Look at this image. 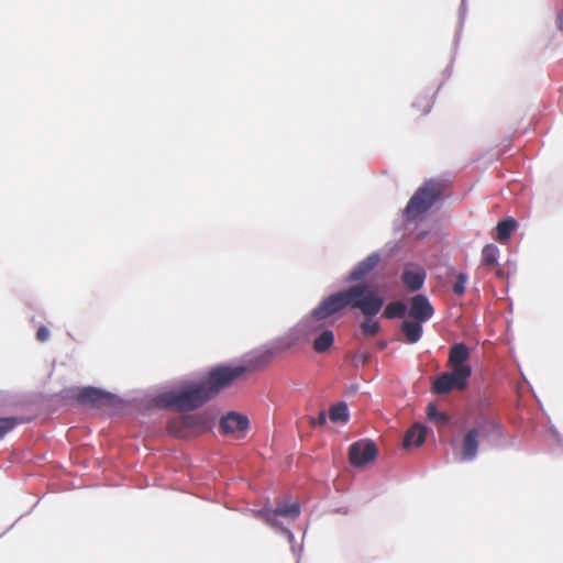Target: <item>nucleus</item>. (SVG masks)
I'll list each match as a JSON object with an SVG mask.
<instances>
[{"mask_svg":"<svg viewBox=\"0 0 563 563\" xmlns=\"http://www.w3.org/2000/svg\"><path fill=\"white\" fill-rule=\"evenodd\" d=\"M384 305L377 291L365 284H357L324 298L297 325V331L309 336L325 327L327 320L345 308L358 309L365 317L376 316Z\"/></svg>","mask_w":563,"mask_h":563,"instance_id":"obj_1","label":"nucleus"},{"mask_svg":"<svg viewBox=\"0 0 563 563\" xmlns=\"http://www.w3.org/2000/svg\"><path fill=\"white\" fill-rule=\"evenodd\" d=\"M471 353L464 343H455L450 347L446 367L451 371L441 373L432 383L431 390L437 395H446L452 390H464L472 375L467 363Z\"/></svg>","mask_w":563,"mask_h":563,"instance_id":"obj_2","label":"nucleus"},{"mask_svg":"<svg viewBox=\"0 0 563 563\" xmlns=\"http://www.w3.org/2000/svg\"><path fill=\"white\" fill-rule=\"evenodd\" d=\"M209 399L210 393L206 386L198 384L192 388L163 393L157 397V404L164 408L187 411L201 407Z\"/></svg>","mask_w":563,"mask_h":563,"instance_id":"obj_3","label":"nucleus"},{"mask_svg":"<svg viewBox=\"0 0 563 563\" xmlns=\"http://www.w3.org/2000/svg\"><path fill=\"white\" fill-rule=\"evenodd\" d=\"M445 184L442 180L430 179L418 188L408 201L405 212L408 219L415 220L442 198Z\"/></svg>","mask_w":563,"mask_h":563,"instance_id":"obj_4","label":"nucleus"},{"mask_svg":"<svg viewBox=\"0 0 563 563\" xmlns=\"http://www.w3.org/2000/svg\"><path fill=\"white\" fill-rule=\"evenodd\" d=\"M247 372L245 366H229L219 365L213 367L207 375L205 383L207 390L210 393V398L218 394L223 388L230 386L233 382L242 377Z\"/></svg>","mask_w":563,"mask_h":563,"instance_id":"obj_5","label":"nucleus"},{"mask_svg":"<svg viewBox=\"0 0 563 563\" xmlns=\"http://www.w3.org/2000/svg\"><path fill=\"white\" fill-rule=\"evenodd\" d=\"M295 343L296 339H279L271 347L261 350L252 355L244 366L247 367V372L263 368L267 366L277 354L289 350Z\"/></svg>","mask_w":563,"mask_h":563,"instance_id":"obj_6","label":"nucleus"},{"mask_svg":"<svg viewBox=\"0 0 563 563\" xmlns=\"http://www.w3.org/2000/svg\"><path fill=\"white\" fill-rule=\"evenodd\" d=\"M377 449L372 441H357L349 449V460L352 465L361 467L375 460Z\"/></svg>","mask_w":563,"mask_h":563,"instance_id":"obj_7","label":"nucleus"},{"mask_svg":"<svg viewBox=\"0 0 563 563\" xmlns=\"http://www.w3.org/2000/svg\"><path fill=\"white\" fill-rule=\"evenodd\" d=\"M76 399L84 406L106 407L114 404V396L95 387H85L78 390Z\"/></svg>","mask_w":563,"mask_h":563,"instance_id":"obj_8","label":"nucleus"},{"mask_svg":"<svg viewBox=\"0 0 563 563\" xmlns=\"http://www.w3.org/2000/svg\"><path fill=\"white\" fill-rule=\"evenodd\" d=\"M487 423L471 428L463 437L461 443V461H472L477 455L478 439L485 435Z\"/></svg>","mask_w":563,"mask_h":563,"instance_id":"obj_9","label":"nucleus"},{"mask_svg":"<svg viewBox=\"0 0 563 563\" xmlns=\"http://www.w3.org/2000/svg\"><path fill=\"white\" fill-rule=\"evenodd\" d=\"M300 515L298 503L277 505L275 509L265 508L257 511V517L265 520L268 525L277 527V517L282 516L289 519H296Z\"/></svg>","mask_w":563,"mask_h":563,"instance_id":"obj_10","label":"nucleus"},{"mask_svg":"<svg viewBox=\"0 0 563 563\" xmlns=\"http://www.w3.org/2000/svg\"><path fill=\"white\" fill-rule=\"evenodd\" d=\"M249 428V419L236 412H229L220 420V429L225 434H235L242 438Z\"/></svg>","mask_w":563,"mask_h":563,"instance_id":"obj_11","label":"nucleus"},{"mask_svg":"<svg viewBox=\"0 0 563 563\" xmlns=\"http://www.w3.org/2000/svg\"><path fill=\"white\" fill-rule=\"evenodd\" d=\"M434 313L433 307L424 295H416L410 299L409 317L419 322L428 321Z\"/></svg>","mask_w":563,"mask_h":563,"instance_id":"obj_12","label":"nucleus"},{"mask_svg":"<svg viewBox=\"0 0 563 563\" xmlns=\"http://www.w3.org/2000/svg\"><path fill=\"white\" fill-rule=\"evenodd\" d=\"M426 278V271L421 266L415 264L406 265L401 274V280L406 288H408L410 291H417L421 289Z\"/></svg>","mask_w":563,"mask_h":563,"instance_id":"obj_13","label":"nucleus"},{"mask_svg":"<svg viewBox=\"0 0 563 563\" xmlns=\"http://www.w3.org/2000/svg\"><path fill=\"white\" fill-rule=\"evenodd\" d=\"M380 262L378 253H372L361 261L349 274V282H357L367 276Z\"/></svg>","mask_w":563,"mask_h":563,"instance_id":"obj_14","label":"nucleus"},{"mask_svg":"<svg viewBox=\"0 0 563 563\" xmlns=\"http://www.w3.org/2000/svg\"><path fill=\"white\" fill-rule=\"evenodd\" d=\"M426 441V428L420 423H415L405 434L402 444L405 448L411 445L420 446Z\"/></svg>","mask_w":563,"mask_h":563,"instance_id":"obj_15","label":"nucleus"},{"mask_svg":"<svg viewBox=\"0 0 563 563\" xmlns=\"http://www.w3.org/2000/svg\"><path fill=\"white\" fill-rule=\"evenodd\" d=\"M180 422L188 424L190 437L199 434L207 429V419L199 413L183 415Z\"/></svg>","mask_w":563,"mask_h":563,"instance_id":"obj_16","label":"nucleus"},{"mask_svg":"<svg viewBox=\"0 0 563 563\" xmlns=\"http://www.w3.org/2000/svg\"><path fill=\"white\" fill-rule=\"evenodd\" d=\"M422 322H419L417 320L415 321H408L405 320L401 324V331L406 335V339L408 343H417L422 335Z\"/></svg>","mask_w":563,"mask_h":563,"instance_id":"obj_17","label":"nucleus"},{"mask_svg":"<svg viewBox=\"0 0 563 563\" xmlns=\"http://www.w3.org/2000/svg\"><path fill=\"white\" fill-rule=\"evenodd\" d=\"M334 343V334L331 330H323L319 336H317L313 341V350L317 353H324L330 350V347Z\"/></svg>","mask_w":563,"mask_h":563,"instance_id":"obj_18","label":"nucleus"},{"mask_svg":"<svg viewBox=\"0 0 563 563\" xmlns=\"http://www.w3.org/2000/svg\"><path fill=\"white\" fill-rule=\"evenodd\" d=\"M516 225H517V222L514 219H507V220H503V221L498 222L497 227H496V230H497L496 240L501 243L507 241L510 238V235L512 234V232L515 231Z\"/></svg>","mask_w":563,"mask_h":563,"instance_id":"obj_19","label":"nucleus"},{"mask_svg":"<svg viewBox=\"0 0 563 563\" xmlns=\"http://www.w3.org/2000/svg\"><path fill=\"white\" fill-rule=\"evenodd\" d=\"M329 418L332 422L345 423L349 420V411L345 402L333 405L329 409Z\"/></svg>","mask_w":563,"mask_h":563,"instance_id":"obj_20","label":"nucleus"},{"mask_svg":"<svg viewBox=\"0 0 563 563\" xmlns=\"http://www.w3.org/2000/svg\"><path fill=\"white\" fill-rule=\"evenodd\" d=\"M499 249L495 244H487L482 250V264L492 267L497 264Z\"/></svg>","mask_w":563,"mask_h":563,"instance_id":"obj_21","label":"nucleus"},{"mask_svg":"<svg viewBox=\"0 0 563 563\" xmlns=\"http://www.w3.org/2000/svg\"><path fill=\"white\" fill-rule=\"evenodd\" d=\"M180 421H181V416L169 421V423H168L169 433H172L173 435H175L177 438H189L190 433H189L188 424H185V422H180Z\"/></svg>","mask_w":563,"mask_h":563,"instance_id":"obj_22","label":"nucleus"},{"mask_svg":"<svg viewBox=\"0 0 563 563\" xmlns=\"http://www.w3.org/2000/svg\"><path fill=\"white\" fill-rule=\"evenodd\" d=\"M407 306L402 301L389 302L384 311L387 319L402 318L406 314Z\"/></svg>","mask_w":563,"mask_h":563,"instance_id":"obj_23","label":"nucleus"},{"mask_svg":"<svg viewBox=\"0 0 563 563\" xmlns=\"http://www.w3.org/2000/svg\"><path fill=\"white\" fill-rule=\"evenodd\" d=\"M428 419L434 421L439 426H444L449 422V416L443 412H439L434 404H429L427 407Z\"/></svg>","mask_w":563,"mask_h":563,"instance_id":"obj_24","label":"nucleus"},{"mask_svg":"<svg viewBox=\"0 0 563 563\" xmlns=\"http://www.w3.org/2000/svg\"><path fill=\"white\" fill-rule=\"evenodd\" d=\"M432 99L428 96H419L413 102V107L417 109L418 115H424L430 112L432 108Z\"/></svg>","mask_w":563,"mask_h":563,"instance_id":"obj_25","label":"nucleus"},{"mask_svg":"<svg viewBox=\"0 0 563 563\" xmlns=\"http://www.w3.org/2000/svg\"><path fill=\"white\" fill-rule=\"evenodd\" d=\"M380 327L377 321H374L371 319V317H367L362 323H361V330L364 335L366 336H374L378 333Z\"/></svg>","mask_w":563,"mask_h":563,"instance_id":"obj_26","label":"nucleus"},{"mask_svg":"<svg viewBox=\"0 0 563 563\" xmlns=\"http://www.w3.org/2000/svg\"><path fill=\"white\" fill-rule=\"evenodd\" d=\"M16 424L18 420L15 418H0V439L11 431Z\"/></svg>","mask_w":563,"mask_h":563,"instance_id":"obj_27","label":"nucleus"},{"mask_svg":"<svg viewBox=\"0 0 563 563\" xmlns=\"http://www.w3.org/2000/svg\"><path fill=\"white\" fill-rule=\"evenodd\" d=\"M466 282H467V276L464 273H460L456 277L454 285H453V292L457 296H462L465 292Z\"/></svg>","mask_w":563,"mask_h":563,"instance_id":"obj_28","label":"nucleus"},{"mask_svg":"<svg viewBox=\"0 0 563 563\" xmlns=\"http://www.w3.org/2000/svg\"><path fill=\"white\" fill-rule=\"evenodd\" d=\"M49 338V331L46 327L41 325L36 331V340L38 342H46Z\"/></svg>","mask_w":563,"mask_h":563,"instance_id":"obj_29","label":"nucleus"},{"mask_svg":"<svg viewBox=\"0 0 563 563\" xmlns=\"http://www.w3.org/2000/svg\"><path fill=\"white\" fill-rule=\"evenodd\" d=\"M311 424L313 427L323 426L327 422V416L324 411H320L316 418L311 419Z\"/></svg>","mask_w":563,"mask_h":563,"instance_id":"obj_30","label":"nucleus"},{"mask_svg":"<svg viewBox=\"0 0 563 563\" xmlns=\"http://www.w3.org/2000/svg\"><path fill=\"white\" fill-rule=\"evenodd\" d=\"M556 25L560 31H563V14H559L556 18Z\"/></svg>","mask_w":563,"mask_h":563,"instance_id":"obj_31","label":"nucleus"}]
</instances>
